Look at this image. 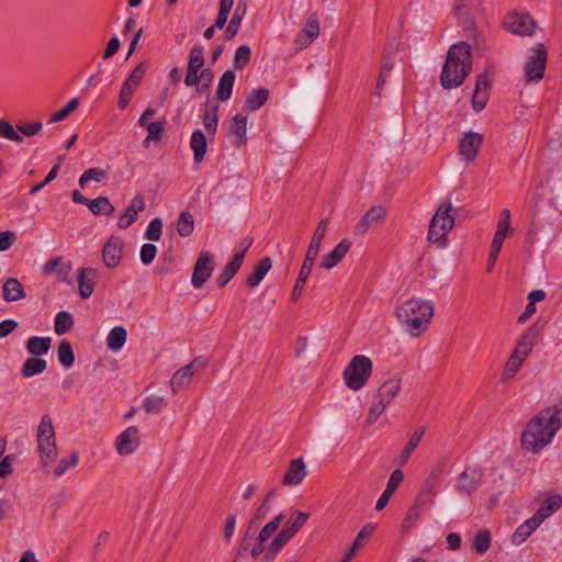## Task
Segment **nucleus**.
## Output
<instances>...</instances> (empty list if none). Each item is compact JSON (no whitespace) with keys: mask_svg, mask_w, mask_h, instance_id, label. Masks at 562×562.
Here are the masks:
<instances>
[{"mask_svg":"<svg viewBox=\"0 0 562 562\" xmlns=\"http://www.w3.org/2000/svg\"><path fill=\"white\" fill-rule=\"evenodd\" d=\"M246 133H247V116L241 113H237L233 117V122H232V126H231V134L236 137V139L234 140V144L236 146L239 147V146H243L246 144V142H247Z\"/></svg>","mask_w":562,"mask_h":562,"instance_id":"obj_29","label":"nucleus"},{"mask_svg":"<svg viewBox=\"0 0 562 562\" xmlns=\"http://www.w3.org/2000/svg\"><path fill=\"white\" fill-rule=\"evenodd\" d=\"M504 26L514 34L531 35L536 23L529 13H509L504 19Z\"/></svg>","mask_w":562,"mask_h":562,"instance_id":"obj_10","label":"nucleus"},{"mask_svg":"<svg viewBox=\"0 0 562 562\" xmlns=\"http://www.w3.org/2000/svg\"><path fill=\"white\" fill-rule=\"evenodd\" d=\"M236 75L233 70H226L220 78L217 89H216V99L221 102H225L231 99L233 87L235 83Z\"/></svg>","mask_w":562,"mask_h":562,"instance_id":"obj_25","label":"nucleus"},{"mask_svg":"<svg viewBox=\"0 0 562 562\" xmlns=\"http://www.w3.org/2000/svg\"><path fill=\"white\" fill-rule=\"evenodd\" d=\"M200 364L203 367L205 362L201 358H195L192 362L176 371L170 380V386L173 393L188 386L194 374V367Z\"/></svg>","mask_w":562,"mask_h":562,"instance_id":"obj_14","label":"nucleus"},{"mask_svg":"<svg viewBox=\"0 0 562 562\" xmlns=\"http://www.w3.org/2000/svg\"><path fill=\"white\" fill-rule=\"evenodd\" d=\"M157 255V247L154 244H144L140 248V261L143 265H150Z\"/></svg>","mask_w":562,"mask_h":562,"instance_id":"obj_57","label":"nucleus"},{"mask_svg":"<svg viewBox=\"0 0 562 562\" xmlns=\"http://www.w3.org/2000/svg\"><path fill=\"white\" fill-rule=\"evenodd\" d=\"M161 229H162L161 220L158 217L153 218L148 224V227L145 233V237L149 240L157 241L160 239Z\"/></svg>","mask_w":562,"mask_h":562,"instance_id":"obj_56","label":"nucleus"},{"mask_svg":"<svg viewBox=\"0 0 562 562\" xmlns=\"http://www.w3.org/2000/svg\"><path fill=\"white\" fill-rule=\"evenodd\" d=\"M3 300L5 302H15L26 296L24 286L16 278H8L3 283Z\"/></svg>","mask_w":562,"mask_h":562,"instance_id":"obj_24","label":"nucleus"},{"mask_svg":"<svg viewBox=\"0 0 562 562\" xmlns=\"http://www.w3.org/2000/svg\"><path fill=\"white\" fill-rule=\"evenodd\" d=\"M547 48L543 44H538L532 56L528 57L525 64V75L527 81H539L543 78L547 64Z\"/></svg>","mask_w":562,"mask_h":562,"instance_id":"obj_8","label":"nucleus"},{"mask_svg":"<svg viewBox=\"0 0 562 562\" xmlns=\"http://www.w3.org/2000/svg\"><path fill=\"white\" fill-rule=\"evenodd\" d=\"M321 241L311 239L304 261L306 263L313 265L315 263V260L318 256L319 249H321Z\"/></svg>","mask_w":562,"mask_h":562,"instance_id":"obj_62","label":"nucleus"},{"mask_svg":"<svg viewBox=\"0 0 562 562\" xmlns=\"http://www.w3.org/2000/svg\"><path fill=\"white\" fill-rule=\"evenodd\" d=\"M504 240L493 238L490 256H488V262H487V271H491L497 260L498 254L502 249Z\"/></svg>","mask_w":562,"mask_h":562,"instance_id":"obj_60","label":"nucleus"},{"mask_svg":"<svg viewBox=\"0 0 562 562\" xmlns=\"http://www.w3.org/2000/svg\"><path fill=\"white\" fill-rule=\"evenodd\" d=\"M269 98V90L267 88H259L250 92L245 100L246 108L249 111H257L265 105Z\"/></svg>","mask_w":562,"mask_h":562,"instance_id":"obj_35","label":"nucleus"},{"mask_svg":"<svg viewBox=\"0 0 562 562\" xmlns=\"http://www.w3.org/2000/svg\"><path fill=\"white\" fill-rule=\"evenodd\" d=\"M539 526L540 524L533 517L527 519L512 535V543L516 546L522 544Z\"/></svg>","mask_w":562,"mask_h":562,"instance_id":"obj_30","label":"nucleus"},{"mask_svg":"<svg viewBox=\"0 0 562 562\" xmlns=\"http://www.w3.org/2000/svg\"><path fill=\"white\" fill-rule=\"evenodd\" d=\"M106 171L100 168H90L86 170L79 178V186L83 188L90 180L101 182L106 179Z\"/></svg>","mask_w":562,"mask_h":562,"instance_id":"obj_50","label":"nucleus"},{"mask_svg":"<svg viewBox=\"0 0 562 562\" xmlns=\"http://www.w3.org/2000/svg\"><path fill=\"white\" fill-rule=\"evenodd\" d=\"M401 390V379H390L378 390L375 398L381 406H387L395 398Z\"/></svg>","mask_w":562,"mask_h":562,"instance_id":"obj_21","label":"nucleus"},{"mask_svg":"<svg viewBox=\"0 0 562 562\" xmlns=\"http://www.w3.org/2000/svg\"><path fill=\"white\" fill-rule=\"evenodd\" d=\"M52 346L50 337L32 336L26 341V350L33 357H40L49 351Z\"/></svg>","mask_w":562,"mask_h":562,"instance_id":"obj_31","label":"nucleus"},{"mask_svg":"<svg viewBox=\"0 0 562 562\" xmlns=\"http://www.w3.org/2000/svg\"><path fill=\"white\" fill-rule=\"evenodd\" d=\"M88 209L94 215H111L114 213L115 207L111 204L106 196H98L97 199L90 200Z\"/></svg>","mask_w":562,"mask_h":562,"instance_id":"obj_38","label":"nucleus"},{"mask_svg":"<svg viewBox=\"0 0 562 562\" xmlns=\"http://www.w3.org/2000/svg\"><path fill=\"white\" fill-rule=\"evenodd\" d=\"M451 210V202L443 203L438 207L429 224L428 241L437 243L440 247L446 246L447 234L454 225V217L450 215Z\"/></svg>","mask_w":562,"mask_h":562,"instance_id":"obj_4","label":"nucleus"},{"mask_svg":"<svg viewBox=\"0 0 562 562\" xmlns=\"http://www.w3.org/2000/svg\"><path fill=\"white\" fill-rule=\"evenodd\" d=\"M204 66V49L202 46L194 45L190 49L188 68H191L192 71L201 70Z\"/></svg>","mask_w":562,"mask_h":562,"instance_id":"obj_43","label":"nucleus"},{"mask_svg":"<svg viewBox=\"0 0 562 562\" xmlns=\"http://www.w3.org/2000/svg\"><path fill=\"white\" fill-rule=\"evenodd\" d=\"M127 331L123 326L112 328L106 337L108 349L119 351L126 342Z\"/></svg>","mask_w":562,"mask_h":562,"instance_id":"obj_34","label":"nucleus"},{"mask_svg":"<svg viewBox=\"0 0 562 562\" xmlns=\"http://www.w3.org/2000/svg\"><path fill=\"white\" fill-rule=\"evenodd\" d=\"M43 127L42 122L36 121L31 124L21 123L16 125V128L9 123L8 121L0 120V137L14 142L16 144H21L23 142V136H34L37 134Z\"/></svg>","mask_w":562,"mask_h":562,"instance_id":"obj_6","label":"nucleus"},{"mask_svg":"<svg viewBox=\"0 0 562 562\" xmlns=\"http://www.w3.org/2000/svg\"><path fill=\"white\" fill-rule=\"evenodd\" d=\"M149 139L159 142L165 131V121L150 122L146 126Z\"/></svg>","mask_w":562,"mask_h":562,"instance_id":"obj_58","label":"nucleus"},{"mask_svg":"<svg viewBox=\"0 0 562 562\" xmlns=\"http://www.w3.org/2000/svg\"><path fill=\"white\" fill-rule=\"evenodd\" d=\"M404 481V473L401 470H394L387 481L386 487L383 491L382 495L379 497L375 509L382 510L387 505L390 498L393 496L395 491L398 488L401 483Z\"/></svg>","mask_w":562,"mask_h":562,"instance_id":"obj_17","label":"nucleus"},{"mask_svg":"<svg viewBox=\"0 0 562 562\" xmlns=\"http://www.w3.org/2000/svg\"><path fill=\"white\" fill-rule=\"evenodd\" d=\"M307 475L306 465L302 458L294 459L290 462L286 472L283 475L282 483L284 485H297Z\"/></svg>","mask_w":562,"mask_h":562,"instance_id":"obj_18","label":"nucleus"},{"mask_svg":"<svg viewBox=\"0 0 562 562\" xmlns=\"http://www.w3.org/2000/svg\"><path fill=\"white\" fill-rule=\"evenodd\" d=\"M319 34V23L316 15H311L302 31L297 36L296 42L300 43V48L306 47Z\"/></svg>","mask_w":562,"mask_h":562,"instance_id":"obj_27","label":"nucleus"},{"mask_svg":"<svg viewBox=\"0 0 562 562\" xmlns=\"http://www.w3.org/2000/svg\"><path fill=\"white\" fill-rule=\"evenodd\" d=\"M57 359L59 363L65 368H69L74 364L75 355L71 344L68 340H61L59 342L57 349Z\"/></svg>","mask_w":562,"mask_h":562,"instance_id":"obj_41","label":"nucleus"},{"mask_svg":"<svg viewBox=\"0 0 562 562\" xmlns=\"http://www.w3.org/2000/svg\"><path fill=\"white\" fill-rule=\"evenodd\" d=\"M139 446V430L135 426H130L122 431L116 440L115 447L120 456L132 454Z\"/></svg>","mask_w":562,"mask_h":562,"instance_id":"obj_12","label":"nucleus"},{"mask_svg":"<svg viewBox=\"0 0 562 562\" xmlns=\"http://www.w3.org/2000/svg\"><path fill=\"white\" fill-rule=\"evenodd\" d=\"M214 271V256L210 251H202L195 261L191 283L195 289H201Z\"/></svg>","mask_w":562,"mask_h":562,"instance_id":"obj_9","label":"nucleus"},{"mask_svg":"<svg viewBox=\"0 0 562 562\" xmlns=\"http://www.w3.org/2000/svg\"><path fill=\"white\" fill-rule=\"evenodd\" d=\"M386 212L383 206H372L359 221V223L355 227V233L357 235H363L367 233L370 227L376 224L380 220L385 216Z\"/></svg>","mask_w":562,"mask_h":562,"instance_id":"obj_20","label":"nucleus"},{"mask_svg":"<svg viewBox=\"0 0 562 562\" xmlns=\"http://www.w3.org/2000/svg\"><path fill=\"white\" fill-rule=\"evenodd\" d=\"M372 373V361L363 355L355 356L344 371L346 385L358 391L368 382Z\"/></svg>","mask_w":562,"mask_h":562,"instance_id":"obj_5","label":"nucleus"},{"mask_svg":"<svg viewBox=\"0 0 562 562\" xmlns=\"http://www.w3.org/2000/svg\"><path fill=\"white\" fill-rule=\"evenodd\" d=\"M98 271L93 268H82L78 272L79 294L82 299H89L95 286Z\"/></svg>","mask_w":562,"mask_h":562,"instance_id":"obj_19","label":"nucleus"},{"mask_svg":"<svg viewBox=\"0 0 562 562\" xmlns=\"http://www.w3.org/2000/svg\"><path fill=\"white\" fill-rule=\"evenodd\" d=\"M167 404V400L162 396H149L144 400L143 406L147 414H158Z\"/></svg>","mask_w":562,"mask_h":562,"instance_id":"obj_46","label":"nucleus"},{"mask_svg":"<svg viewBox=\"0 0 562 562\" xmlns=\"http://www.w3.org/2000/svg\"><path fill=\"white\" fill-rule=\"evenodd\" d=\"M251 49L248 45L239 46L234 55L233 66L237 70L244 69L250 61Z\"/></svg>","mask_w":562,"mask_h":562,"instance_id":"obj_44","label":"nucleus"},{"mask_svg":"<svg viewBox=\"0 0 562 562\" xmlns=\"http://www.w3.org/2000/svg\"><path fill=\"white\" fill-rule=\"evenodd\" d=\"M243 265V255L235 254L233 259L224 267L223 271L220 273L216 282L218 288H224L239 271Z\"/></svg>","mask_w":562,"mask_h":562,"instance_id":"obj_26","label":"nucleus"},{"mask_svg":"<svg viewBox=\"0 0 562 562\" xmlns=\"http://www.w3.org/2000/svg\"><path fill=\"white\" fill-rule=\"evenodd\" d=\"M272 267V260L270 257H263L255 266L254 271L246 279V283L250 288L257 286L269 272Z\"/></svg>","mask_w":562,"mask_h":562,"instance_id":"obj_28","label":"nucleus"},{"mask_svg":"<svg viewBox=\"0 0 562 562\" xmlns=\"http://www.w3.org/2000/svg\"><path fill=\"white\" fill-rule=\"evenodd\" d=\"M492 80L493 75L490 71H484L477 76L475 89L472 94V108L474 111L480 112L486 106Z\"/></svg>","mask_w":562,"mask_h":562,"instance_id":"obj_11","label":"nucleus"},{"mask_svg":"<svg viewBox=\"0 0 562 562\" xmlns=\"http://www.w3.org/2000/svg\"><path fill=\"white\" fill-rule=\"evenodd\" d=\"M312 269L313 265L303 262L291 294L292 301L296 302L301 297Z\"/></svg>","mask_w":562,"mask_h":562,"instance_id":"obj_36","label":"nucleus"},{"mask_svg":"<svg viewBox=\"0 0 562 562\" xmlns=\"http://www.w3.org/2000/svg\"><path fill=\"white\" fill-rule=\"evenodd\" d=\"M137 215L138 214H134L133 211H130V207H126L117 221V226L122 229H126L136 222Z\"/></svg>","mask_w":562,"mask_h":562,"instance_id":"obj_64","label":"nucleus"},{"mask_svg":"<svg viewBox=\"0 0 562 562\" xmlns=\"http://www.w3.org/2000/svg\"><path fill=\"white\" fill-rule=\"evenodd\" d=\"M472 70L471 46L460 42L450 46L440 74V83L449 90L460 87Z\"/></svg>","mask_w":562,"mask_h":562,"instance_id":"obj_2","label":"nucleus"},{"mask_svg":"<svg viewBox=\"0 0 562 562\" xmlns=\"http://www.w3.org/2000/svg\"><path fill=\"white\" fill-rule=\"evenodd\" d=\"M38 451L41 454L43 465H48L57 457L56 441L38 445Z\"/></svg>","mask_w":562,"mask_h":562,"instance_id":"obj_47","label":"nucleus"},{"mask_svg":"<svg viewBox=\"0 0 562 562\" xmlns=\"http://www.w3.org/2000/svg\"><path fill=\"white\" fill-rule=\"evenodd\" d=\"M375 529V526L372 524L364 525L360 531L358 532L357 537L355 538L351 548L349 549L351 551V554H356L357 551L362 547L363 540L369 539L373 531Z\"/></svg>","mask_w":562,"mask_h":562,"instance_id":"obj_48","label":"nucleus"},{"mask_svg":"<svg viewBox=\"0 0 562 562\" xmlns=\"http://www.w3.org/2000/svg\"><path fill=\"white\" fill-rule=\"evenodd\" d=\"M123 243L117 236H112L104 244L102 249V259L108 268H115L122 257Z\"/></svg>","mask_w":562,"mask_h":562,"instance_id":"obj_15","label":"nucleus"},{"mask_svg":"<svg viewBox=\"0 0 562 562\" xmlns=\"http://www.w3.org/2000/svg\"><path fill=\"white\" fill-rule=\"evenodd\" d=\"M483 144V135L475 132L465 133L460 139L459 153L467 162L475 159Z\"/></svg>","mask_w":562,"mask_h":562,"instance_id":"obj_13","label":"nucleus"},{"mask_svg":"<svg viewBox=\"0 0 562 562\" xmlns=\"http://www.w3.org/2000/svg\"><path fill=\"white\" fill-rule=\"evenodd\" d=\"M485 470L477 465H468L458 476L457 491L460 494L471 495L475 493L482 483Z\"/></svg>","mask_w":562,"mask_h":562,"instance_id":"obj_7","label":"nucleus"},{"mask_svg":"<svg viewBox=\"0 0 562 562\" xmlns=\"http://www.w3.org/2000/svg\"><path fill=\"white\" fill-rule=\"evenodd\" d=\"M79 461V453L77 451H72L70 453L69 459H61L57 467L55 468V475L61 476L64 475L67 470L71 467H75Z\"/></svg>","mask_w":562,"mask_h":562,"instance_id":"obj_55","label":"nucleus"},{"mask_svg":"<svg viewBox=\"0 0 562 562\" xmlns=\"http://www.w3.org/2000/svg\"><path fill=\"white\" fill-rule=\"evenodd\" d=\"M74 326V317L69 312L60 311L55 316V333L59 336L68 333Z\"/></svg>","mask_w":562,"mask_h":562,"instance_id":"obj_40","label":"nucleus"},{"mask_svg":"<svg viewBox=\"0 0 562 562\" xmlns=\"http://www.w3.org/2000/svg\"><path fill=\"white\" fill-rule=\"evenodd\" d=\"M434 310L431 301L412 297L397 308L396 317L406 333L418 337L429 328Z\"/></svg>","mask_w":562,"mask_h":562,"instance_id":"obj_3","label":"nucleus"},{"mask_svg":"<svg viewBox=\"0 0 562 562\" xmlns=\"http://www.w3.org/2000/svg\"><path fill=\"white\" fill-rule=\"evenodd\" d=\"M562 505V497L560 495H553L546 498L532 516L538 524H542L544 519L555 513Z\"/></svg>","mask_w":562,"mask_h":562,"instance_id":"obj_23","label":"nucleus"},{"mask_svg":"<svg viewBox=\"0 0 562 562\" xmlns=\"http://www.w3.org/2000/svg\"><path fill=\"white\" fill-rule=\"evenodd\" d=\"M288 541L289 540L285 539V537L281 532H279L269 544L266 553V559L268 561L273 559L279 553V551L288 543Z\"/></svg>","mask_w":562,"mask_h":562,"instance_id":"obj_53","label":"nucleus"},{"mask_svg":"<svg viewBox=\"0 0 562 562\" xmlns=\"http://www.w3.org/2000/svg\"><path fill=\"white\" fill-rule=\"evenodd\" d=\"M510 225V212L508 209H504L501 213L499 221L497 223V228L494 235V238L504 240L506 238L507 232Z\"/></svg>","mask_w":562,"mask_h":562,"instance_id":"obj_51","label":"nucleus"},{"mask_svg":"<svg viewBox=\"0 0 562 562\" xmlns=\"http://www.w3.org/2000/svg\"><path fill=\"white\" fill-rule=\"evenodd\" d=\"M218 104H207L203 115V125L210 135H214L218 125Z\"/></svg>","mask_w":562,"mask_h":562,"instance_id":"obj_39","label":"nucleus"},{"mask_svg":"<svg viewBox=\"0 0 562 562\" xmlns=\"http://www.w3.org/2000/svg\"><path fill=\"white\" fill-rule=\"evenodd\" d=\"M284 519V515L282 513H280L279 515H277L270 522H268L260 531H259V535H258V538L260 541H267L271 536L272 533H274L280 524L283 521Z\"/></svg>","mask_w":562,"mask_h":562,"instance_id":"obj_49","label":"nucleus"},{"mask_svg":"<svg viewBox=\"0 0 562 562\" xmlns=\"http://www.w3.org/2000/svg\"><path fill=\"white\" fill-rule=\"evenodd\" d=\"M562 428V405L548 406L533 416L521 432V448L533 454L549 446Z\"/></svg>","mask_w":562,"mask_h":562,"instance_id":"obj_1","label":"nucleus"},{"mask_svg":"<svg viewBox=\"0 0 562 562\" xmlns=\"http://www.w3.org/2000/svg\"><path fill=\"white\" fill-rule=\"evenodd\" d=\"M194 229V220L193 216L183 211L180 213L178 222H177V232L182 237H188L192 234Z\"/></svg>","mask_w":562,"mask_h":562,"instance_id":"obj_42","label":"nucleus"},{"mask_svg":"<svg viewBox=\"0 0 562 562\" xmlns=\"http://www.w3.org/2000/svg\"><path fill=\"white\" fill-rule=\"evenodd\" d=\"M350 247L351 241L349 239L340 240L330 252L322 258L321 268L330 270L336 267L345 258Z\"/></svg>","mask_w":562,"mask_h":562,"instance_id":"obj_16","label":"nucleus"},{"mask_svg":"<svg viewBox=\"0 0 562 562\" xmlns=\"http://www.w3.org/2000/svg\"><path fill=\"white\" fill-rule=\"evenodd\" d=\"M200 83H198L196 91L202 93L211 87L213 80V71L210 68H204L199 74Z\"/></svg>","mask_w":562,"mask_h":562,"instance_id":"obj_59","label":"nucleus"},{"mask_svg":"<svg viewBox=\"0 0 562 562\" xmlns=\"http://www.w3.org/2000/svg\"><path fill=\"white\" fill-rule=\"evenodd\" d=\"M145 71H146V65L144 63L138 64L133 69V71L128 75V77L126 78V80L123 85L135 90L140 85L142 79L145 75Z\"/></svg>","mask_w":562,"mask_h":562,"instance_id":"obj_52","label":"nucleus"},{"mask_svg":"<svg viewBox=\"0 0 562 562\" xmlns=\"http://www.w3.org/2000/svg\"><path fill=\"white\" fill-rule=\"evenodd\" d=\"M246 12H247V1L239 0L234 10V13L228 23V26L224 33V37L226 41H229L237 35V33L239 31V26L241 24V21L244 20L245 15H246Z\"/></svg>","mask_w":562,"mask_h":562,"instance_id":"obj_22","label":"nucleus"},{"mask_svg":"<svg viewBox=\"0 0 562 562\" xmlns=\"http://www.w3.org/2000/svg\"><path fill=\"white\" fill-rule=\"evenodd\" d=\"M54 438L55 430L49 415H44L37 428V438Z\"/></svg>","mask_w":562,"mask_h":562,"instance_id":"obj_54","label":"nucleus"},{"mask_svg":"<svg viewBox=\"0 0 562 562\" xmlns=\"http://www.w3.org/2000/svg\"><path fill=\"white\" fill-rule=\"evenodd\" d=\"M308 517H310L308 513L295 510L292 514V516L290 517V519L288 520V524L290 526H293V528H295L296 531H299L306 524Z\"/></svg>","mask_w":562,"mask_h":562,"instance_id":"obj_61","label":"nucleus"},{"mask_svg":"<svg viewBox=\"0 0 562 562\" xmlns=\"http://www.w3.org/2000/svg\"><path fill=\"white\" fill-rule=\"evenodd\" d=\"M190 147L193 150L194 161L200 164L204 159L207 147L206 137L202 131L196 130L192 133Z\"/></svg>","mask_w":562,"mask_h":562,"instance_id":"obj_32","label":"nucleus"},{"mask_svg":"<svg viewBox=\"0 0 562 562\" xmlns=\"http://www.w3.org/2000/svg\"><path fill=\"white\" fill-rule=\"evenodd\" d=\"M473 547L479 554L485 553L491 547V532L487 529L480 530L474 537Z\"/></svg>","mask_w":562,"mask_h":562,"instance_id":"obj_45","label":"nucleus"},{"mask_svg":"<svg viewBox=\"0 0 562 562\" xmlns=\"http://www.w3.org/2000/svg\"><path fill=\"white\" fill-rule=\"evenodd\" d=\"M47 362L45 359L40 357H31L27 358L22 368H21V374L25 379H30L36 374H41L46 370Z\"/></svg>","mask_w":562,"mask_h":562,"instance_id":"obj_33","label":"nucleus"},{"mask_svg":"<svg viewBox=\"0 0 562 562\" xmlns=\"http://www.w3.org/2000/svg\"><path fill=\"white\" fill-rule=\"evenodd\" d=\"M517 357L510 356L507 360L506 367L503 371V378L509 379L514 376V374L519 370L522 362L519 361V359H516Z\"/></svg>","mask_w":562,"mask_h":562,"instance_id":"obj_63","label":"nucleus"},{"mask_svg":"<svg viewBox=\"0 0 562 562\" xmlns=\"http://www.w3.org/2000/svg\"><path fill=\"white\" fill-rule=\"evenodd\" d=\"M541 326L538 323H535L528 327V329L519 338L517 344L522 346V348L531 351L533 346L537 344L539 337L541 336Z\"/></svg>","mask_w":562,"mask_h":562,"instance_id":"obj_37","label":"nucleus"}]
</instances>
